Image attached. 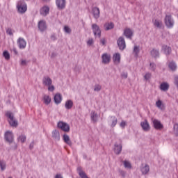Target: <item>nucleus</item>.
<instances>
[{"instance_id": "2f4dec72", "label": "nucleus", "mask_w": 178, "mask_h": 178, "mask_svg": "<svg viewBox=\"0 0 178 178\" xmlns=\"http://www.w3.org/2000/svg\"><path fill=\"white\" fill-rule=\"evenodd\" d=\"M160 90L161 91H168L169 90V84L168 83H162L160 86Z\"/></svg>"}, {"instance_id": "4d7b16f0", "label": "nucleus", "mask_w": 178, "mask_h": 178, "mask_svg": "<svg viewBox=\"0 0 178 178\" xmlns=\"http://www.w3.org/2000/svg\"><path fill=\"white\" fill-rule=\"evenodd\" d=\"M55 178H63V177L62 175H60V174H57V175L55 176Z\"/></svg>"}, {"instance_id": "052dcab7", "label": "nucleus", "mask_w": 178, "mask_h": 178, "mask_svg": "<svg viewBox=\"0 0 178 178\" xmlns=\"http://www.w3.org/2000/svg\"><path fill=\"white\" fill-rule=\"evenodd\" d=\"M13 144H14V145L12 146V148H13V149H16L17 148V145L16 143H13Z\"/></svg>"}, {"instance_id": "7c9ffc66", "label": "nucleus", "mask_w": 178, "mask_h": 178, "mask_svg": "<svg viewBox=\"0 0 178 178\" xmlns=\"http://www.w3.org/2000/svg\"><path fill=\"white\" fill-rule=\"evenodd\" d=\"M150 54L153 58H159V50L153 49Z\"/></svg>"}, {"instance_id": "412c9836", "label": "nucleus", "mask_w": 178, "mask_h": 178, "mask_svg": "<svg viewBox=\"0 0 178 178\" xmlns=\"http://www.w3.org/2000/svg\"><path fill=\"white\" fill-rule=\"evenodd\" d=\"M113 60L115 65H119L120 63V54L116 53L113 56Z\"/></svg>"}, {"instance_id": "e433bc0d", "label": "nucleus", "mask_w": 178, "mask_h": 178, "mask_svg": "<svg viewBox=\"0 0 178 178\" xmlns=\"http://www.w3.org/2000/svg\"><path fill=\"white\" fill-rule=\"evenodd\" d=\"M3 56H4L6 60H9V59H10V54L8 51H4L3 52Z\"/></svg>"}, {"instance_id": "a878e982", "label": "nucleus", "mask_w": 178, "mask_h": 178, "mask_svg": "<svg viewBox=\"0 0 178 178\" xmlns=\"http://www.w3.org/2000/svg\"><path fill=\"white\" fill-rule=\"evenodd\" d=\"M115 27V24L113 22H107L104 24V29L106 31L112 30Z\"/></svg>"}, {"instance_id": "cd10ccee", "label": "nucleus", "mask_w": 178, "mask_h": 178, "mask_svg": "<svg viewBox=\"0 0 178 178\" xmlns=\"http://www.w3.org/2000/svg\"><path fill=\"white\" fill-rule=\"evenodd\" d=\"M133 54L135 58L138 56V54H140V46L134 45Z\"/></svg>"}, {"instance_id": "bf43d9fd", "label": "nucleus", "mask_w": 178, "mask_h": 178, "mask_svg": "<svg viewBox=\"0 0 178 178\" xmlns=\"http://www.w3.org/2000/svg\"><path fill=\"white\" fill-rule=\"evenodd\" d=\"M100 42L102 44V45H105V39H101Z\"/></svg>"}, {"instance_id": "de8ad7c7", "label": "nucleus", "mask_w": 178, "mask_h": 178, "mask_svg": "<svg viewBox=\"0 0 178 178\" xmlns=\"http://www.w3.org/2000/svg\"><path fill=\"white\" fill-rule=\"evenodd\" d=\"M6 33L8 35H13V33H12V29H10V28L7 29H6Z\"/></svg>"}, {"instance_id": "5701e85b", "label": "nucleus", "mask_w": 178, "mask_h": 178, "mask_svg": "<svg viewBox=\"0 0 178 178\" xmlns=\"http://www.w3.org/2000/svg\"><path fill=\"white\" fill-rule=\"evenodd\" d=\"M90 118H91V120H92L94 123H97V122H98V114H97L95 111L91 112Z\"/></svg>"}, {"instance_id": "c756f323", "label": "nucleus", "mask_w": 178, "mask_h": 178, "mask_svg": "<svg viewBox=\"0 0 178 178\" xmlns=\"http://www.w3.org/2000/svg\"><path fill=\"white\" fill-rule=\"evenodd\" d=\"M77 172H78L80 177H81V178H88V177H87V175H86V172L82 171L81 167H78L77 168Z\"/></svg>"}, {"instance_id": "393cba45", "label": "nucleus", "mask_w": 178, "mask_h": 178, "mask_svg": "<svg viewBox=\"0 0 178 178\" xmlns=\"http://www.w3.org/2000/svg\"><path fill=\"white\" fill-rule=\"evenodd\" d=\"M38 28H39V30H40L41 31H44V30H46L47 29V25L45 24V22L44 21L39 22Z\"/></svg>"}, {"instance_id": "8fccbe9b", "label": "nucleus", "mask_w": 178, "mask_h": 178, "mask_svg": "<svg viewBox=\"0 0 178 178\" xmlns=\"http://www.w3.org/2000/svg\"><path fill=\"white\" fill-rule=\"evenodd\" d=\"M34 145H35V141L33 140L29 145V149H33V148H34Z\"/></svg>"}, {"instance_id": "f8f14e48", "label": "nucleus", "mask_w": 178, "mask_h": 178, "mask_svg": "<svg viewBox=\"0 0 178 178\" xmlns=\"http://www.w3.org/2000/svg\"><path fill=\"white\" fill-rule=\"evenodd\" d=\"M17 44L20 49H24L26 48V45H27V42L23 38H19L17 40Z\"/></svg>"}, {"instance_id": "f3484780", "label": "nucleus", "mask_w": 178, "mask_h": 178, "mask_svg": "<svg viewBox=\"0 0 178 178\" xmlns=\"http://www.w3.org/2000/svg\"><path fill=\"white\" fill-rule=\"evenodd\" d=\"M111 127H115L118 124V118L115 116H111L108 120Z\"/></svg>"}, {"instance_id": "58836bf2", "label": "nucleus", "mask_w": 178, "mask_h": 178, "mask_svg": "<svg viewBox=\"0 0 178 178\" xmlns=\"http://www.w3.org/2000/svg\"><path fill=\"white\" fill-rule=\"evenodd\" d=\"M102 88V86H101V85L96 84L95 85V87H94V91H95L96 92H98L101 91Z\"/></svg>"}, {"instance_id": "09e8293b", "label": "nucleus", "mask_w": 178, "mask_h": 178, "mask_svg": "<svg viewBox=\"0 0 178 178\" xmlns=\"http://www.w3.org/2000/svg\"><path fill=\"white\" fill-rule=\"evenodd\" d=\"M145 80H149L151 79V73L148 72L144 76Z\"/></svg>"}, {"instance_id": "79ce46f5", "label": "nucleus", "mask_w": 178, "mask_h": 178, "mask_svg": "<svg viewBox=\"0 0 178 178\" xmlns=\"http://www.w3.org/2000/svg\"><path fill=\"white\" fill-rule=\"evenodd\" d=\"M64 31L65 33H67V34H70V33H72V29H70L69 26H65L64 27Z\"/></svg>"}, {"instance_id": "6ab92c4d", "label": "nucleus", "mask_w": 178, "mask_h": 178, "mask_svg": "<svg viewBox=\"0 0 178 178\" xmlns=\"http://www.w3.org/2000/svg\"><path fill=\"white\" fill-rule=\"evenodd\" d=\"M54 102L56 105H59L62 102V95L60 93H56L54 97Z\"/></svg>"}, {"instance_id": "4468645a", "label": "nucleus", "mask_w": 178, "mask_h": 178, "mask_svg": "<svg viewBox=\"0 0 178 178\" xmlns=\"http://www.w3.org/2000/svg\"><path fill=\"white\" fill-rule=\"evenodd\" d=\"M102 63H104V65H108V63L111 62V56L106 53L104 54L102 56Z\"/></svg>"}, {"instance_id": "13d9d810", "label": "nucleus", "mask_w": 178, "mask_h": 178, "mask_svg": "<svg viewBox=\"0 0 178 178\" xmlns=\"http://www.w3.org/2000/svg\"><path fill=\"white\" fill-rule=\"evenodd\" d=\"M13 52H14L15 55H17V50L16 49V48L13 49Z\"/></svg>"}, {"instance_id": "f704fd0d", "label": "nucleus", "mask_w": 178, "mask_h": 178, "mask_svg": "<svg viewBox=\"0 0 178 178\" xmlns=\"http://www.w3.org/2000/svg\"><path fill=\"white\" fill-rule=\"evenodd\" d=\"M156 106L159 109H161V111H163L165 109V106L163 104L162 101L158 100L156 102Z\"/></svg>"}, {"instance_id": "ddd939ff", "label": "nucleus", "mask_w": 178, "mask_h": 178, "mask_svg": "<svg viewBox=\"0 0 178 178\" xmlns=\"http://www.w3.org/2000/svg\"><path fill=\"white\" fill-rule=\"evenodd\" d=\"M56 3L58 9H65L66 0H56Z\"/></svg>"}, {"instance_id": "aec40b11", "label": "nucleus", "mask_w": 178, "mask_h": 178, "mask_svg": "<svg viewBox=\"0 0 178 178\" xmlns=\"http://www.w3.org/2000/svg\"><path fill=\"white\" fill-rule=\"evenodd\" d=\"M122 145H118L117 143H115L114 145V152L115 154H116V155H119L121 152H122Z\"/></svg>"}, {"instance_id": "4c0bfd02", "label": "nucleus", "mask_w": 178, "mask_h": 178, "mask_svg": "<svg viewBox=\"0 0 178 178\" xmlns=\"http://www.w3.org/2000/svg\"><path fill=\"white\" fill-rule=\"evenodd\" d=\"M123 163H124V168H126V169H131V163H130L129 161H124Z\"/></svg>"}, {"instance_id": "9b49d317", "label": "nucleus", "mask_w": 178, "mask_h": 178, "mask_svg": "<svg viewBox=\"0 0 178 178\" xmlns=\"http://www.w3.org/2000/svg\"><path fill=\"white\" fill-rule=\"evenodd\" d=\"M42 84L45 87H48L52 84V79L49 76H45L42 79Z\"/></svg>"}, {"instance_id": "7ed1b4c3", "label": "nucleus", "mask_w": 178, "mask_h": 178, "mask_svg": "<svg viewBox=\"0 0 178 178\" xmlns=\"http://www.w3.org/2000/svg\"><path fill=\"white\" fill-rule=\"evenodd\" d=\"M58 129H60L63 130V131H65V133H69L70 131V126L66 122H63L62 121H60L57 124Z\"/></svg>"}, {"instance_id": "a18cd8bd", "label": "nucleus", "mask_w": 178, "mask_h": 178, "mask_svg": "<svg viewBox=\"0 0 178 178\" xmlns=\"http://www.w3.org/2000/svg\"><path fill=\"white\" fill-rule=\"evenodd\" d=\"M156 67V65H155V63H150V67H149L150 70H152V72H154L155 71Z\"/></svg>"}, {"instance_id": "6e6552de", "label": "nucleus", "mask_w": 178, "mask_h": 178, "mask_svg": "<svg viewBox=\"0 0 178 178\" xmlns=\"http://www.w3.org/2000/svg\"><path fill=\"white\" fill-rule=\"evenodd\" d=\"M140 169L142 175H148L149 172V165L148 164L142 163Z\"/></svg>"}, {"instance_id": "6e6d98bb", "label": "nucleus", "mask_w": 178, "mask_h": 178, "mask_svg": "<svg viewBox=\"0 0 178 178\" xmlns=\"http://www.w3.org/2000/svg\"><path fill=\"white\" fill-rule=\"evenodd\" d=\"M26 64V60H22L21 65H22V66H25Z\"/></svg>"}, {"instance_id": "4be33fe9", "label": "nucleus", "mask_w": 178, "mask_h": 178, "mask_svg": "<svg viewBox=\"0 0 178 178\" xmlns=\"http://www.w3.org/2000/svg\"><path fill=\"white\" fill-rule=\"evenodd\" d=\"M48 13H49V7L44 6L40 9V15H42V16H47Z\"/></svg>"}, {"instance_id": "b1692460", "label": "nucleus", "mask_w": 178, "mask_h": 178, "mask_svg": "<svg viewBox=\"0 0 178 178\" xmlns=\"http://www.w3.org/2000/svg\"><path fill=\"white\" fill-rule=\"evenodd\" d=\"M63 140L67 145H72V140H70V137H69L67 134L63 135Z\"/></svg>"}, {"instance_id": "dca6fc26", "label": "nucleus", "mask_w": 178, "mask_h": 178, "mask_svg": "<svg viewBox=\"0 0 178 178\" xmlns=\"http://www.w3.org/2000/svg\"><path fill=\"white\" fill-rule=\"evenodd\" d=\"M51 137L55 141H59V140H60V134H59V131L54 130L52 131Z\"/></svg>"}, {"instance_id": "0eeeda50", "label": "nucleus", "mask_w": 178, "mask_h": 178, "mask_svg": "<svg viewBox=\"0 0 178 178\" xmlns=\"http://www.w3.org/2000/svg\"><path fill=\"white\" fill-rule=\"evenodd\" d=\"M153 123V126L154 127V129H156V130H162V129H163V124H162V123H161V121L154 119L152 121Z\"/></svg>"}, {"instance_id": "9d476101", "label": "nucleus", "mask_w": 178, "mask_h": 178, "mask_svg": "<svg viewBox=\"0 0 178 178\" xmlns=\"http://www.w3.org/2000/svg\"><path fill=\"white\" fill-rule=\"evenodd\" d=\"M140 126L144 131H149L151 127H149V123L147 120L140 122Z\"/></svg>"}, {"instance_id": "37998d69", "label": "nucleus", "mask_w": 178, "mask_h": 178, "mask_svg": "<svg viewBox=\"0 0 178 178\" xmlns=\"http://www.w3.org/2000/svg\"><path fill=\"white\" fill-rule=\"evenodd\" d=\"M18 140L21 141V143H25L26 142V136L24 135H21L19 136Z\"/></svg>"}, {"instance_id": "2eb2a0df", "label": "nucleus", "mask_w": 178, "mask_h": 178, "mask_svg": "<svg viewBox=\"0 0 178 178\" xmlns=\"http://www.w3.org/2000/svg\"><path fill=\"white\" fill-rule=\"evenodd\" d=\"M92 13L95 19H99L100 11L98 7H92Z\"/></svg>"}, {"instance_id": "a211bd4d", "label": "nucleus", "mask_w": 178, "mask_h": 178, "mask_svg": "<svg viewBox=\"0 0 178 178\" xmlns=\"http://www.w3.org/2000/svg\"><path fill=\"white\" fill-rule=\"evenodd\" d=\"M124 35L125 37H127V38L131 40V38L133 37V31L129 28H127L124 31Z\"/></svg>"}, {"instance_id": "39448f33", "label": "nucleus", "mask_w": 178, "mask_h": 178, "mask_svg": "<svg viewBox=\"0 0 178 178\" xmlns=\"http://www.w3.org/2000/svg\"><path fill=\"white\" fill-rule=\"evenodd\" d=\"M165 26L168 29H172V27H173V24H175V22L173 21V19L172 18L171 15L165 16Z\"/></svg>"}, {"instance_id": "20e7f679", "label": "nucleus", "mask_w": 178, "mask_h": 178, "mask_svg": "<svg viewBox=\"0 0 178 178\" xmlns=\"http://www.w3.org/2000/svg\"><path fill=\"white\" fill-rule=\"evenodd\" d=\"M117 44L120 51L126 49V41L124 40V38L120 37L117 40Z\"/></svg>"}, {"instance_id": "72a5a7b5", "label": "nucleus", "mask_w": 178, "mask_h": 178, "mask_svg": "<svg viewBox=\"0 0 178 178\" xmlns=\"http://www.w3.org/2000/svg\"><path fill=\"white\" fill-rule=\"evenodd\" d=\"M162 49L164 51L165 55H169L172 52V48L166 45L163 46Z\"/></svg>"}, {"instance_id": "c85d7f7f", "label": "nucleus", "mask_w": 178, "mask_h": 178, "mask_svg": "<svg viewBox=\"0 0 178 178\" xmlns=\"http://www.w3.org/2000/svg\"><path fill=\"white\" fill-rule=\"evenodd\" d=\"M43 102L45 105H49L51 104V97H49V95H44L43 97Z\"/></svg>"}, {"instance_id": "f257e3e1", "label": "nucleus", "mask_w": 178, "mask_h": 178, "mask_svg": "<svg viewBox=\"0 0 178 178\" xmlns=\"http://www.w3.org/2000/svg\"><path fill=\"white\" fill-rule=\"evenodd\" d=\"M17 8L19 13H26L27 11V4L24 1H20L17 5Z\"/></svg>"}, {"instance_id": "603ef678", "label": "nucleus", "mask_w": 178, "mask_h": 178, "mask_svg": "<svg viewBox=\"0 0 178 178\" xmlns=\"http://www.w3.org/2000/svg\"><path fill=\"white\" fill-rule=\"evenodd\" d=\"M94 43V40L92 39H89L88 41L87 42L88 45H92Z\"/></svg>"}, {"instance_id": "5fc2aeb1", "label": "nucleus", "mask_w": 178, "mask_h": 178, "mask_svg": "<svg viewBox=\"0 0 178 178\" xmlns=\"http://www.w3.org/2000/svg\"><path fill=\"white\" fill-rule=\"evenodd\" d=\"M51 39L52 40V41H56V36L55 35H51Z\"/></svg>"}, {"instance_id": "a19ab883", "label": "nucleus", "mask_w": 178, "mask_h": 178, "mask_svg": "<svg viewBox=\"0 0 178 178\" xmlns=\"http://www.w3.org/2000/svg\"><path fill=\"white\" fill-rule=\"evenodd\" d=\"M118 172H119L120 176H122V177H124V178L126 177V175H127V172L126 171L120 169L118 170Z\"/></svg>"}, {"instance_id": "864d4df0", "label": "nucleus", "mask_w": 178, "mask_h": 178, "mask_svg": "<svg viewBox=\"0 0 178 178\" xmlns=\"http://www.w3.org/2000/svg\"><path fill=\"white\" fill-rule=\"evenodd\" d=\"M122 79H127V72H123L122 74Z\"/></svg>"}, {"instance_id": "bb28decb", "label": "nucleus", "mask_w": 178, "mask_h": 178, "mask_svg": "<svg viewBox=\"0 0 178 178\" xmlns=\"http://www.w3.org/2000/svg\"><path fill=\"white\" fill-rule=\"evenodd\" d=\"M65 108L67 110L72 109V108H73V101L71 99L67 100L65 102Z\"/></svg>"}, {"instance_id": "c03bdc74", "label": "nucleus", "mask_w": 178, "mask_h": 178, "mask_svg": "<svg viewBox=\"0 0 178 178\" xmlns=\"http://www.w3.org/2000/svg\"><path fill=\"white\" fill-rule=\"evenodd\" d=\"M174 133L175 136H178V124H174Z\"/></svg>"}, {"instance_id": "423d86ee", "label": "nucleus", "mask_w": 178, "mask_h": 178, "mask_svg": "<svg viewBox=\"0 0 178 178\" xmlns=\"http://www.w3.org/2000/svg\"><path fill=\"white\" fill-rule=\"evenodd\" d=\"M92 30L95 37L97 35L99 38H101V29L99 26L97 25V24H92Z\"/></svg>"}, {"instance_id": "e2e57ef3", "label": "nucleus", "mask_w": 178, "mask_h": 178, "mask_svg": "<svg viewBox=\"0 0 178 178\" xmlns=\"http://www.w3.org/2000/svg\"><path fill=\"white\" fill-rule=\"evenodd\" d=\"M45 2H49V0H43Z\"/></svg>"}, {"instance_id": "ea45409f", "label": "nucleus", "mask_w": 178, "mask_h": 178, "mask_svg": "<svg viewBox=\"0 0 178 178\" xmlns=\"http://www.w3.org/2000/svg\"><path fill=\"white\" fill-rule=\"evenodd\" d=\"M0 168L1 170H5L6 169V163L3 161H0Z\"/></svg>"}, {"instance_id": "1a4fd4ad", "label": "nucleus", "mask_w": 178, "mask_h": 178, "mask_svg": "<svg viewBox=\"0 0 178 178\" xmlns=\"http://www.w3.org/2000/svg\"><path fill=\"white\" fill-rule=\"evenodd\" d=\"M5 140L10 143V144L13 143V133L10 131H6L5 133Z\"/></svg>"}, {"instance_id": "680f3d73", "label": "nucleus", "mask_w": 178, "mask_h": 178, "mask_svg": "<svg viewBox=\"0 0 178 178\" xmlns=\"http://www.w3.org/2000/svg\"><path fill=\"white\" fill-rule=\"evenodd\" d=\"M51 58H55V53L51 54Z\"/></svg>"}, {"instance_id": "473e14b6", "label": "nucleus", "mask_w": 178, "mask_h": 178, "mask_svg": "<svg viewBox=\"0 0 178 178\" xmlns=\"http://www.w3.org/2000/svg\"><path fill=\"white\" fill-rule=\"evenodd\" d=\"M153 24L155 27H157V29H162V21L161 20L155 19L153 22Z\"/></svg>"}, {"instance_id": "c9c22d12", "label": "nucleus", "mask_w": 178, "mask_h": 178, "mask_svg": "<svg viewBox=\"0 0 178 178\" xmlns=\"http://www.w3.org/2000/svg\"><path fill=\"white\" fill-rule=\"evenodd\" d=\"M169 68L172 70V72H175L176 70L177 65H176V63L172 61L169 63Z\"/></svg>"}, {"instance_id": "f03ea898", "label": "nucleus", "mask_w": 178, "mask_h": 178, "mask_svg": "<svg viewBox=\"0 0 178 178\" xmlns=\"http://www.w3.org/2000/svg\"><path fill=\"white\" fill-rule=\"evenodd\" d=\"M6 116L8 118V123L12 127H17V121L15 120V117L12 115V113H6Z\"/></svg>"}, {"instance_id": "3c124183", "label": "nucleus", "mask_w": 178, "mask_h": 178, "mask_svg": "<svg viewBox=\"0 0 178 178\" xmlns=\"http://www.w3.org/2000/svg\"><path fill=\"white\" fill-rule=\"evenodd\" d=\"M120 127L122 129H124L126 127V121H122L121 123L120 124Z\"/></svg>"}, {"instance_id": "49530a36", "label": "nucleus", "mask_w": 178, "mask_h": 178, "mask_svg": "<svg viewBox=\"0 0 178 178\" xmlns=\"http://www.w3.org/2000/svg\"><path fill=\"white\" fill-rule=\"evenodd\" d=\"M47 87H48L49 91H51V92L55 91V86H54V85H52V83Z\"/></svg>"}]
</instances>
